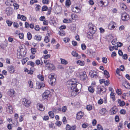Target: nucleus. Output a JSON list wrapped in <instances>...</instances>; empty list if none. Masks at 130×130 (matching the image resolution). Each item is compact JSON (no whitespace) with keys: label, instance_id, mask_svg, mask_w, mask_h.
Returning a JSON list of instances; mask_svg holds the SVG:
<instances>
[{"label":"nucleus","instance_id":"obj_1","mask_svg":"<svg viewBox=\"0 0 130 130\" xmlns=\"http://www.w3.org/2000/svg\"><path fill=\"white\" fill-rule=\"evenodd\" d=\"M67 87L70 89H74L77 88V86L81 87L82 85L77 82V80L75 78H73L68 81L66 84Z\"/></svg>","mask_w":130,"mask_h":130},{"label":"nucleus","instance_id":"obj_2","mask_svg":"<svg viewBox=\"0 0 130 130\" xmlns=\"http://www.w3.org/2000/svg\"><path fill=\"white\" fill-rule=\"evenodd\" d=\"M88 27L90 33L94 34L96 31V27L92 23H90L88 25Z\"/></svg>","mask_w":130,"mask_h":130},{"label":"nucleus","instance_id":"obj_3","mask_svg":"<svg viewBox=\"0 0 130 130\" xmlns=\"http://www.w3.org/2000/svg\"><path fill=\"white\" fill-rule=\"evenodd\" d=\"M55 74L51 73L48 76V78L50 79L51 85L53 86L55 84L56 81V78L54 77Z\"/></svg>","mask_w":130,"mask_h":130},{"label":"nucleus","instance_id":"obj_4","mask_svg":"<svg viewBox=\"0 0 130 130\" xmlns=\"http://www.w3.org/2000/svg\"><path fill=\"white\" fill-rule=\"evenodd\" d=\"M106 89L104 87L101 86L98 88V93L100 94H102L106 91Z\"/></svg>","mask_w":130,"mask_h":130},{"label":"nucleus","instance_id":"obj_5","mask_svg":"<svg viewBox=\"0 0 130 130\" xmlns=\"http://www.w3.org/2000/svg\"><path fill=\"white\" fill-rule=\"evenodd\" d=\"M71 10L73 12L76 13H79L81 11V9L74 5H72Z\"/></svg>","mask_w":130,"mask_h":130},{"label":"nucleus","instance_id":"obj_6","mask_svg":"<svg viewBox=\"0 0 130 130\" xmlns=\"http://www.w3.org/2000/svg\"><path fill=\"white\" fill-rule=\"evenodd\" d=\"M79 74L80 79L82 80L85 81L88 78L86 73L85 72H79Z\"/></svg>","mask_w":130,"mask_h":130},{"label":"nucleus","instance_id":"obj_7","mask_svg":"<svg viewBox=\"0 0 130 130\" xmlns=\"http://www.w3.org/2000/svg\"><path fill=\"white\" fill-rule=\"evenodd\" d=\"M7 69L8 72L11 74L14 73L15 71V68L14 66L13 65L8 66Z\"/></svg>","mask_w":130,"mask_h":130},{"label":"nucleus","instance_id":"obj_8","mask_svg":"<svg viewBox=\"0 0 130 130\" xmlns=\"http://www.w3.org/2000/svg\"><path fill=\"white\" fill-rule=\"evenodd\" d=\"M121 18L123 21H127L129 19V15L126 13H123L122 14Z\"/></svg>","mask_w":130,"mask_h":130},{"label":"nucleus","instance_id":"obj_9","mask_svg":"<svg viewBox=\"0 0 130 130\" xmlns=\"http://www.w3.org/2000/svg\"><path fill=\"white\" fill-rule=\"evenodd\" d=\"M50 94V92L48 90H46L42 95L43 99H46L48 98Z\"/></svg>","mask_w":130,"mask_h":130},{"label":"nucleus","instance_id":"obj_10","mask_svg":"<svg viewBox=\"0 0 130 130\" xmlns=\"http://www.w3.org/2000/svg\"><path fill=\"white\" fill-rule=\"evenodd\" d=\"M108 4V2L107 0H102L100 1L99 3V5L101 7H103V6H107Z\"/></svg>","mask_w":130,"mask_h":130},{"label":"nucleus","instance_id":"obj_11","mask_svg":"<svg viewBox=\"0 0 130 130\" xmlns=\"http://www.w3.org/2000/svg\"><path fill=\"white\" fill-rule=\"evenodd\" d=\"M70 90V92L72 96H74L77 94L78 91V90L77 89V88H74V89Z\"/></svg>","mask_w":130,"mask_h":130},{"label":"nucleus","instance_id":"obj_12","mask_svg":"<svg viewBox=\"0 0 130 130\" xmlns=\"http://www.w3.org/2000/svg\"><path fill=\"white\" fill-rule=\"evenodd\" d=\"M6 12L7 15H11L13 13V9L11 7H8L6 9Z\"/></svg>","mask_w":130,"mask_h":130},{"label":"nucleus","instance_id":"obj_13","mask_svg":"<svg viewBox=\"0 0 130 130\" xmlns=\"http://www.w3.org/2000/svg\"><path fill=\"white\" fill-rule=\"evenodd\" d=\"M23 104L27 107H28L30 104V101L29 100H28L25 98L23 99Z\"/></svg>","mask_w":130,"mask_h":130},{"label":"nucleus","instance_id":"obj_14","mask_svg":"<svg viewBox=\"0 0 130 130\" xmlns=\"http://www.w3.org/2000/svg\"><path fill=\"white\" fill-rule=\"evenodd\" d=\"M15 91L13 89H11L9 90L7 92V94L10 97H13L14 96Z\"/></svg>","mask_w":130,"mask_h":130},{"label":"nucleus","instance_id":"obj_15","mask_svg":"<svg viewBox=\"0 0 130 130\" xmlns=\"http://www.w3.org/2000/svg\"><path fill=\"white\" fill-rule=\"evenodd\" d=\"M122 85L126 88L128 89L130 88V86L127 81H124L122 83Z\"/></svg>","mask_w":130,"mask_h":130},{"label":"nucleus","instance_id":"obj_16","mask_svg":"<svg viewBox=\"0 0 130 130\" xmlns=\"http://www.w3.org/2000/svg\"><path fill=\"white\" fill-rule=\"evenodd\" d=\"M37 107V108L41 111H43L44 110V107L42 104H38Z\"/></svg>","mask_w":130,"mask_h":130},{"label":"nucleus","instance_id":"obj_17","mask_svg":"<svg viewBox=\"0 0 130 130\" xmlns=\"http://www.w3.org/2000/svg\"><path fill=\"white\" fill-rule=\"evenodd\" d=\"M83 113L81 111H80L77 114L76 118L77 119H80L83 117Z\"/></svg>","mask_w":130,"mask_h":130},{"label":"nucleus","instance_id":"obj_18","mask_svg":"<svg viewBox=\"0 0 130 130\" xmlns=\"http://www.w3.org/2000/svg\"><path fill=\"white\" fill-rule=\"evenodd\" d=\"M118 103L119 104V106H123L125 104V103L124 101H121L120 99H119L118 100Z\"/></svg>","mask_w":130,"mask_h":130},{"label":"nucleus","instance_id":"obj_19","mask_svg":"<svg viewBox=\"0 0 130 130\" xmlns=\"http://www.w3.org/2000/svg\"><path fill=\"white\" fill-rule=\"evenodd\" d=\"M34 39L38 41L41 40V36L39 35H36L34 38Z\"/></svg>","mask_w":130,"mask_h":130},{"label":"nucleus","instance_id":"obj_20","mask_svg":"<svg viewBox=\"0 0 130 130\" xmlns=\"http://www.w3.org/2000/svg\"><path fill=\"white\" fill-rule=\"evenodd\" d=\"M71 54L73 56L76 57L77 58H79L80 57V56L78 55L76 51H73Z\"/></svg>","mask_w":130,"mask_h":130},{"label":"nucleus","instance_id":"obj_21","mask_svg":"<svg viewBox=\"0 0 130 130\" xmlns=\"http://www.w3.org/2000/svg\"><path fill=\"white\" fill-rule=\"evenodd\" d=\"M111 110L112 114H115L117 111V109L115 107H113L112 108Z\"/></svg>","mask_w":130,"mask_h":130},{"label":"nucleus","instance_id":"obj_22","mask_svg":"<svg viewBox=\"0 0 130 130\" xmlns=\"http://www.w3.org/2000/svg\"><path fill=\"white\" fill-rule=\"evenodd\" d=\"M97 73L95 71H94L92 73L90 74L91 77L96 78L98 77Z\"/></svg>","mask_w":130,"mask_h":130},{"label":"nucleus","instance_id":"obj_23","mask_svg":"<svg viewBox=\"0 0 130 130\" xmlns=\"http://www.w3.org/2000/svg\"><path fill=\"white\" fill-rule=\"evenodd\" d=\"M77 63L81 66H84L85 64V62L84 61L80 60H78L77 61Z\"/></svg>","mask_w":130,"mask_h":130},{"label":"nucleus","instance_id":"obj_24","mask_svg":"<svg viewBox=\"0 0 130 130\" xmlns=\"http://www.w3.org/2000/svg\"><path fill=\"white\" fill-rule=\"evenodd\" d=\"M71 20L70 19H64L63 20V22L64 23H70L71 22Z\"/></svg>","mask_w":130,"mask_h":130},{"label":"nucleus","instance_id":"obj_25","mask_svg":"<svg viewBox=\"0 0 130 130\" xmlns=\"http://www.w3.org/2000/svg\"><path fill=\"white\" fill-rule=\"evenodd\" d=\"M106 109L104 108H103L100 110V113L101 114L103 115L105 114L106 112Z\"/></svg>","mask_w":130,"mask_h":130},{"label":"nucleus","instance_id":"obj_26","mask_svg":"<svg viewBox=\"0 0 130 130\" xmlns=\"http://www.w3.org/2000/svg\"><path fill=\"white\" fill-rule=\"evenodd\" d=\"M29 86L31 88L33 87V84L32 82L30 80H29L28 82Z\"/></svg>","mask_w":130,"mask_h":130},{"label":"nucleus","instance_id":"obj_27","mask_svg":"<svg viewBox=\"0 0 130 130\" xmlns=\"http://www.w3.org/2000/svg\"><path fill=\"white\" fill-rule=\"evenodd\" d=\"M89 91L91 93H93L94 91V89L93 87L92 86H89L88 88Z\"/></svg>","mask_w":130,"mask_h":130},{"label":"nucleus","instance_id":"obj_28","mask_svg":"<svg viewBox=\"0 0 130 130\" xmlns=\"http://www.w3.org/2000/svg\"><path fill=\"white\" fill-rule=\"evenodd\" d=\"M7 111H9V113H12L13 112L12 108L11 106H8Z\"/></svg>","mask_w":130,"mask_h":130},{"label":"nucleus","instance_id":"obj_29","mask_svg":"<svg viewBox=\"0 0 130 130\" xmlns=\"http://www.w3.org/2000/svg\"><path fill=\"white\" fill-rule=\"evenodd\" d=\"M49 69L50 70H52L54 69L55 67L54 65L52 64H50L49 66H48Z\"/></svg>","mask_w":130,"mask_h":130},{"label":"nucleus","instance_id":"obj_30","mask_svg":"<svg viewBox=\"0 0 130 130\" xmlns=\"http://www.w3.org/2000/svg\"><path fill=\"white\" fill-rule=\"evenodd\" d=\"M60 60H61V63L62 64L66 65L68 63L67 61L64 59L61 58Z\"/></svg>","mask_w":130,"mask_h":130},{"label":"nucleus","instance_id":"obj_31","mask_svg":"<svg viewBox=\"0 0 130 130\" xmlns=\"http://www.w3.org/2000/svg\"><path fill=\"white\" fill-rule=\"evenodd\" d=\"M104 74L106 77H110V75L108 72L106 70H105L104 71Z\"/></svg>","mask_w":130,"mask_h":130},{"label":"nucleus","instance_id":"obj_32","mask_svg":"<svg viewBox=\"0 0 130 130\" xmlns=\"http://www.w3.org/2000/svg\"><path fill=\"white\" fill-rule=\"evenodd\" d=\"M71 17L72 20H75L77 18V16L76 14H72L71 15Z\"/></svg>","mask_w":130,"mask_h":130},{"label":"nucleus","instance_id":"obj_33","mask_svg":"<svg viewBox=\"0 0 130 130\" xmlns=\"http://www.w3.org/2000/svg\"><path fill=\"white\" fill-rule=\"evenodd\" d=\"M48 114L50 117L52 118H53L54 117V113L52 111H49L48 113Z\"/></svg>","mask_w":130,"mask_h":130},{"label":"nucleus","instance_id":"obj_34","mask_svg":"<svg viewBox=\"0 0 130 130\" xmlns=\"http://www.w3.org/2000/svg\"><path fill=\"white\" fill-rule=\"evenodd\" d=\"M27 64L28 65H30L32 67H34L35 65V63L31 61H29L27 62Z\"/></svg>","mask_w":130,"mask_h":130},{"label":"nucleus","instance_id":"obj_35","mask_svg":"<svg viewBox=\"0 0 130 130\" xmlns=\"http://www.w3.org/2000/svg\"><path fill=\"white\" fill-rule=\"evenodd\" d=\"M13 6L14 7V9L16 10L18 9L19 7V5L16 3H14L13 4Z\"/></svg>","mask_w":130,"mask_h":130},{"label":"nucleus","instance_id":"obj_36","mask_svg":"<svg viewBox=\"0 0 130 130\" xmlns=\"http://www.w3.org/2000/svg\"><path fill=\"white\" fill-rule=\"evenodd\" d=\"M71 5V2L70 0H67L66 2V5L69 7Z\"/></svg>","mask_w":130,"mask_h":130},{"label":"nucleus","instance_id":"obj_37","mask_svg":"<svg viewBox=\"0 0 130 130\" xmlns=\"http://www.w3.org/2000/svg\"><path fill=\"white\" fill-rule=\"evenodd\" d=\"M6 22L9 26H10L13 23L12 22L8 20H6Z\"/></svg>","mask_w":130,"mask_h":130},{"label":"nucleus","instance_id":"obj_38","mask_svg":"<svg viewBox=\"0 0 130 130\" xmlns=\"http://www.w3.org/2000/svg\"><path fill=\"white\" fill-rule=\"evenodd\" d=\"M31 53L33 54H35L36 52V50L35 48H31Z\"/></svg>","mask_w":130,"mask_h":130},{"label":"nucleus","instance_id":"obj_39","mask_svg":"<svg viewBox=\"0 0 130 130\" xmlns=\"http://www.w3.org/2000/svg\"><path fill=\"white\" fill-rule=\"evenodd\" d=\"M59 34L61 36H62L65 35V32L62 30H60L59 32Z\"/></svg>","mask_w":130,"mask_h":130},{"label":"nucleus","instance_id":"obj_40","mask_svg":"<svg viewBox=\"0 0 130 130\" xmlns=\"http://www.w3.org/2000/svg\"><path fill=\"white\" fill-rule=\"evenodd\" d=\"M27 38L29 40H30L32 38V35L29 32H28L27 34Z\"/></svg>","mask_w":130,"mask_h":130},{"label":"nucleus","instance_id":"obj_41","mask_svg":"<svg viewBox=\"0 0 130 130\" xmlns=\"http://www.w3.org/2000/svg\"><path fill=\"white\" fill-rule=\"evenodd\" d=\"M102 61L104 63H106L107 62V59L106 57H103L102 58Z\"/></svg>","mask_w":130,"mask_h":130},{"label":"nucleus","instance_id":"obj_42","mask_svg":"<svg viewBox=\"0 0 130 130\" xmlns=\"http://www.w3.org/2000/svg\"><path fill=\"white\" fill-rule=\"evenodd\" d=\"M87 109L88 110H90L92 109V107L91 105H88L87 106Z\"/></svg>","mask_w":130,"mask_h":130},{"label":"nucleus","instance_id":"obj_43","mask_svg":"<svg viewBox=\"0 0 130 130\" xmlns=\"http://www.w3.org/2000/svg\"><path fill=\"white\" fill-rule=\"evenodd\" d=\"M38 78L41 80L43 81L44 80L43 77L41 75H40L38 76Z\"/></svg>","mask_w":130,"mask_h":130},{"label":"nucleus","instance_id":"obj_44","mask_svg":"<svg viewBox=\"0 0 130 130\" xmlns=\"http://www.w3.org/2000/svg\"><path fill=\"white\" fill-rule=\"evenodd\" d=\"M47 7L46 6H44L42 7V10L43 11H45L47 10Z\"/></svg>","mask_w":130,"mask_h":130},{"label":"nucleus","instance_id":"obj_45","mask_svg":"<svg viewBox=\"0 0 130 130\" xmlns=\"http://www.w3.org/2000/svg\"><path fill=\"white\" fill-rule=\"evenodd\" d=\"M50 23L51 25H54V24L56 23V21L54 20H51L50 21Z\"/></svg>","mask_w":130,"mask_h":130},{"label":"nucleus","instance_id":"obj_46","mask_svg":"<svg viewBox=\"0 0 130 130\" xmlns=\"http://www.w3.org/2000/svg\"><path fill=\"white\" fill-rule=\"evenodd\" d=\"M44 63L46 65H48L50 64L49 61L46 59L44 60Z\"/></svg>","mask_w":130,"mask_h":130},{"label":"nucleus","instance_id":"obj_47","mask_svg":"<svg viewBox=\"0 0 130 130\" xmlns=\"http://www.w3.org/2000/svg\"><path fill=\"white\" fill-rule=\"evenodd\" d=\"M36 10L37 11H39L40 8V6L39 5H36Z\"/></svg>","mask_w":130,"mask_h":130},{"label":"nucleus","instance_id":"obj_48","mask_svg":"<svg viewBox=\"0 0 130 130\" xmlns=\"http://www.w3.org/2000/svg\"><path fill=\"white\" fill-rule=\"evenodd\" d=\"M82 48L83 50H84L86 48V46L84 44H82L81 45Z\"/></svg>","mask_w":130,"mask_h":130},{"label":"nucleus","instance_id":"obj_49","mask_svg":"<svg viewBox=\"0 0 130 130\" xmlns=\"http://www.w3.org/2000/svg\"><path fill=\"white\" fill-rule=\"evenodd\" d=\"M103 102V99H100L98 101V103L99 104L101 105Z\"/></svg>","mask_w":130,"mask_h":130},{"label":"nucleus","instance_id":"obj_50","mask_svg":"<svg viewBox=\"0 0 130 130\" xmlns=\"http://www.w3.org/2000/svg\"><path fill=\"white\" fill-rule=\"evenodd\" d=\"M26 54V52H22L21 51L20 53V55L21 56L24 57V56Z\"/></svg>","mask_w":130,"mask_h":130},{"label":"nucleus","instance_id":"obj_51","mask_svg":"<svg viewBox=\"0 0 130 130\" xmlns=\"http://www.w3.org/2000/svg\"><path fill=\"white\" fill-rule=\"evenodd\" d=\"M61 109L63 112H65L66 111L67 108L66 106H63L62 108Z\"/></svg>","mask_w":130,"mask_h":130},{"label":"nucleus","instance_id":"obj_52","mask_svg":"<svg viewBox=\"0 0 130 130\" xmlns=\"http://www.w3.org/2000/svg\"><path fill=\"white\" fill-rule=\"evenodd\" d=\"M50 54H47V55H43V57L44 59H47L49 58H50Z\"/></svg>","mask_w":130,"mask_h":130},{"label":"nucleus","instance_id":"obj_53","mask_svg":"<svg viewBox=\"0 0 130 130\" xmlns=\"http://www.w3.org/2000/svg\"><path fill=\"white\" fill-rule=\"evenodd\" d=\"M27 19L26 17L25 16L22 15L21 16V20L23 21H25Z\"/></svg>","mask_w":130,"mask_h":130},{"label":"nucleus","instance_id":"obj_54","mask_svg":"<svg viewBox=\"0 0 130 130\" xmlns=\"http://www.w3.org/2000/svg\"><path fill=\"white\" fill-rule=\"evenodd\" d=\"M38 2L37 0H31L30 3L31 4H33L34 3H37Z\"/></svg>","mask_w":130,"mask_h":130},{"label":"nucleus","instance_id":"obj_55","mask_svg":"<svg viewBox=\"0 0 130 130\" xmlns=\"http://www.w3.org/2000/svg\"><path fill=\"white\" fill-rule=\"evenodd\" d=\"M97 128L99 130H102L103 127L102 126L99 124L97 125Z\"/></svg>","mask_w":130,"mask_h":130},{"label":"nucleus","instance_id":"obj_56","mask_svg":"<svg viewBox=\"0 0 130 130\" xmlns=\"http://www.w3.org/2000/svg\"><path fill=\"white\" fill-rule=\"evenodd\" d=\"M19 37L21 39H23L24 37V34L22 33H20L19 34Z\"/></svg>","mask_w":130,"mask_h":130},{"label":"nucleus","instance_id":"obj_57","mask_svg":"<svg viewBox=\"0 0 130 130\" xmlns=\"http://www.w3.org/2000/svg\"><path fill=\"white\" fill-rule=\"evenodd\" d=\"M27 60L26 58L23 59L22 60V63L23 64H24L27 61Z\"/></svg>","mask_w":130,"mask_h":130},{"label":"nucleus","instance_id":"obj_58","mask_svg":"<svg viewBox=\"0 0 130 130\" xmlns=\"http://www.w3.org/2000/svg\"><path fill=\"white\" fill-rule=\"evenodd\" d=\"M49 2L48 0H43L42 1V3L44 4H48Z\"/></svg>","mask_w":130,"mask_h":130},{"label":"nucleus","instance_id":"obj_59","mask_svg":"<svg viewBox=\"0 0 130 130\" xmlns=\"http://www.w3.org/2000/svg\"><path fill=\"white\" fill-rule=\"evenodd\" d=\"M44 41L46 43H47L49 42V40L47 37H45Z\"/></svg>","mask_w":130,"mask_h":130},{"label":"nucleus","instance_id":"obj_60","mask_svg":"<svg viewBox=\"0 0 130 130\" xmlns=\"http://www.w3.org/2000/svg\"><path fill=\"white\" fill-rule=\"evenodd\" d=\"M39 20L40 21H44L45 20V18L44 16H41Z\"/></svg>","mask_w":130,"mask_h":130},{"label":"nucleus","instance_id":"obj_61","mask_svg":"<svg viewBox=\"0 0 130 130\" xmlns=\"http://www.w3.org/2000/svg\"><path fill=\"white\" fill-rule=\"evenodd\" d=\"M93 34L91 33H90L89 34V33H88L87 35V37L88 38H92Z\"/></svg>","mask_w":130,"mask_h":130},{"label":"nucleus","instance_id":"obj_62","mask_svg":"<svg viewBox=\"0 0 130 130\" xmlns=\"http://www.w3.org/2000/svg\"><path fill=\"white\" fill-rule=\"evenodd\" d=\"M66 130H71L70 126L69 124H67L66 127Z\"/></svg>","mask_w":130,"mask_h":130},{"label":"nucleus","instance_id":"obj_63","mask_svg":"<svg viewBox=\"0 0 130 130\" xmlns=\"http://www.w3.org/2000/svg\"><path fill=\"white\" fill-rule=\"evenodd\" d=\"M114 46H109V48L110 51H112L114 49Z\"/></svg>","mask_w":130,"mask_h":130},{"label":"nucleus","instance_id":"obj_64","mask_svg":"<svg viewBox=\"0 0 130 130\" xmlns=\"http://www.w3.org/2000/svg\"><path fill=\"white\" fill-rule=\"evenodd\" d=\"M35 29L37 31L39 30L40 29V28L38 25H36L35 26Z\"/></svg>","mask_w":130,"mask_h":130}]
</instances>
